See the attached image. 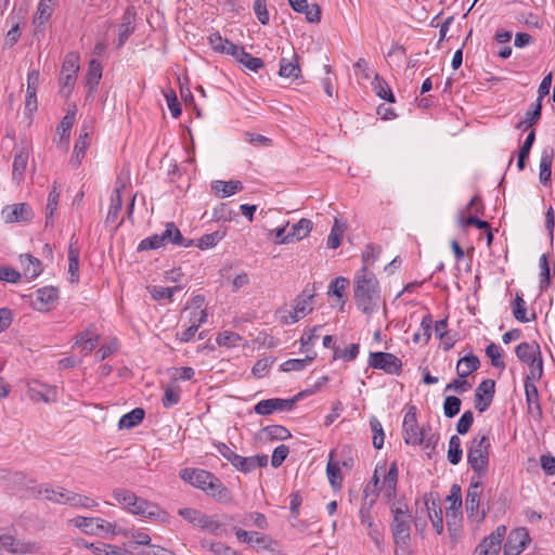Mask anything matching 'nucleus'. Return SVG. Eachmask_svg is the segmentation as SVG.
Listing matches in <instances>:
<instances>
[{
	"instance_id": "1",
	"label": "nucleus",
	"mask_w": 555,
	"mask_h": 555,
	"mask_svg": "<svg viewBox=\"0 0 555 555\" xmlns=\"http://www.w3.org/2000/svg\"><path fill=\"white\" fill-rule=\"evenodd\" d=\"M353 294L357 307L364 313H372L380 298L379 283L374 273L358 271Z\"/></svg>"
},
{
	"instance_id": "2",
	"label": "nucleus",
	"mask_w": 555,
	"mask_h": 555,
	"mask_svg": "<svg viewBox=\"0 0 555 555\" xmlns=\"http://www.w3.org/2000/svg\"><path fill=\"white\" fill-rule=\"evenodd\" d=\"M180 477L220 502H228L230 500V492L227 487L223 486L219 478L207 470L185 468L181 470Z\"/></svg>"
},
{
	"instance_id": "3",
	"label": "nucleus",
	"mask_w": 555,
	"mask_h": 555,
	"mask_svg": "<svg viewBox=\"0 0 555 555\" xmlns=\"http://www.w3.org/2000/svg\"><path fill=\"white\" fill-rule=\"evenodd\" d=\"M491 441L488 434H478L467 448V464L479 479L486 477L489 470Z\"/></svg>"
},
{
	"instance_id": "4",
	"label": "nucleus",
	"mask_w": 555,
	"mask_h": 555,
	"mask_svg": "<svg viewBox=\"0 0 555 555\" xmlns=\"http://www.w3.org/2000/svg\"><path fill=\"white\" fill-rule=\"evenodd\" d=\"M515 353L519 361L529 365L530 372L526 376L528 379H540L543 374V361L541 349L537 343H520L515 348Z\"/></svg>"
},
{
	"instance_id": "5",
	"label": "nucleus",
	"mask_w": 555,
	"mask_h": 555,
	"mask_svg": "<svg viewBox=\"0 0 555 555\" xmlns=\"http://www.w3.org/2000/svg\"><path fill=\"white\" fill-rule=\"evenodd\" d=\"M0 547L1 551L4 550L14 555L37 554L41 550L40 545L36 542L17 539V532L14 527H10L0 533Z\"/></svg>"
},
{
	"instance_id": "6",
	"label": "nucleus",
	"mask_w": 555,
	"mask_h": 555,
	"mask_svg": "<svg viewBox=\"0 0 555 555\" xmlns=\"http://www.w3.org/2000/svg\"><path fill=\"white\" fill-rule=\"evenodd\" d=\"M482 491V481L479 478L475 479V477H473L466 492L465 508L468 518H473L477 521H482L489 511V506L485 508V505L481 504Z\"/></svg>"
},
{
	"instance_id": "7",
	"label": "nucleus",
	"mask_w": 555,
	"mask_h": 555,
	"mask_svg": "<svg viewBox=\"0 0 555 555\" xmlns=\"http://www.w3.org/2000/svg\"><path fill=\"white\" fill-rule=\"evenodd\" d=\"M30 307L39 312L50 311L59 299V289L54 286H44L26 296Z\"/></svg>"
},
{
	"instance_id": "8",
	"label": "nucleus",
	"mask_w": 555,
	"mask_h": 555,
	"mask_svg": "<svg viewBox=\"0 0 555 555\" xmlns=\"http://www.w3.org/2000/svg\"><path fill=\"white\" fill-rule=\"evenodd\" d=\"M369 365L390 375H400L402 371V361L393 353L383 351L371 352Z\"/></svg>"
},
{
	"instance_id": "9",
	"label": "nucleus",
	"mask_w": 555,
	"mask_h": 555,
	"mask_svg": "<svg viewBox=\"0 0 555 555\" xmlns=\"http://www.w3.org/2000/svg\"><path fill=\"white\" fill-rule=\"evenodd\" d=\"M404 441L408 444L420 446L424 441V433L420 428L416 418V408L411 406L403 418Z\"/></svg>"
},
{
	"instance_id": "10",
	"label": "nucleus",
	"mask_w": 555,
	"mask_h": 555,
	"mask_svg": "<svg viewBox=\"0 0 555 555\" xmlns=\"http://www.w3.org/2000/svg\"><path fill=\"white\" fill-rule=\"evenodd\" d=\"M424 505L437 534H441L443 532V518L438 493L430 492L425 494Z\"/></svg>"
},
{
	"instance_id": "11",
	"label": "nucleus",
	"mask_w": 555,
	"mask_h": 555,
	"mask_svg": "<svg viewBox=\"0 0 555 555\" xmlns=\"http://www.w3.org/2000/svg\"><path fill=\"white\" fill-rule=\"evenodd\" d=\"M506 533L505 526H498L496 529L486 537L476 547V555H498L501 550L502 540Z\"/></svg>"
},
{
	"instance_id": "12",
	"label": "nucleus",
	"mask_w": 555,
	"mask_h": 555,
	"mask_svg": "<svg viewBox=\"0 0 555 555\" xmlns=\"http://www.w3.org/2000/svg\"><path fill=\"white\" fill-rule=\"evenodd\" d=\"M495 392V382L493 379H483L475 390V409L482 413L492 403Z\"/></svg>"
},
{
	"instance_id": "13",
	"label": "nucleus",
	"mask_w": 555,
	"mask_h": 555,
	"mask_svg": "<svg viewBox=\"0 0 555 555\" xmlns=\"http://www.w3.org/2000/svg\"><path fill=\"white\" fill-rule=\"evenodd\" d=\"M530 542V537L526 528H517L509 532L504 544V555H519Z\"/></svg>"
},
{
	"instance_id": "14",
	"label": "nucleus",
	"mask_w": 555,
	"mask_h": 555,
	"mask_svg": "<svg viewBox=\"0 0 555 555\" xmlns=\"http://www.w3.org/2000/svg\"><path fill=\"white\" fill-rule=\"evenodd\" d=\"M294 405L295 400L273 398L259 401L254 406V411L259 415H269L274 411H289Z\"/></svg>"
},
{
	"instance_id": "15",
	"label": "nucleus",
	"mask_w": 555,
	"mask_h": 555,
	"mask_svg": "<svg viewBox=\"0 0 555 555\" xmlns=\"http://www.w3.org/2000/svg\"><path fill=\"white\" fill-rule=\"evenodd\" d=\"M411 518H398L391 522V532L393 537V541L397 546L406 547L411 540V527H410Z\"/></svg>"
},
{
	"instance_id": "16",
	"label": "nucleus",
	"mask_w": 555,
	"mask_h": 555,
	"mask_svg": "<svg viewBox=\"0 0 555 555\" xmlns=\"http://www.w3.org/2000/svg\"><path fill=\"white\" fill-rule=\"evenodd\" d=\"M535 379L525 378V395L528 405V412L535 418H542V408L539 400L538 388L534 385Z\"/></svg>"
},
{
	"instance_id": "17",
	"label": "nucleus",
	"mask_w": 555,
	"mask_h": 555,
	"mask_svg": "<svg viewBox=\"0 0 555 555\" xmlns=\"http://www.w3.org/2000/svg\"><path fill=\"white\" fill-rule=\"evenodd\" d=\"M291 57H281L279 76L282 78H292L294 80L301 78V68L299 66V56L294 50L289 51Z\"/></svg>"
},
{
	"instance_id": "18",
	"label": "nucleus",
	"mask_w": 555,
	"mask_h": 555,
	"mask_svg": "<svg viewBox=\"0 0 555 555\" xmlns=\"http://www.w3.org/2000/svg\"><path fill=\"white\" fill-rule=\"evenodd\" d=\"M158 235L162 238L164 246L169 243L182 247H190L194 245V240L184 238L175 222H168L165 231Z\"/></svg>"
},
{
	"instance_id": "19",
	"label": "nucleus",
	"mask_w": 555,
	"mask_h": 555,
	"mask_svg": "<svg viewBox=\"0 0 555 555\" xmlns=\"http://www.w3.org/2000/svg\"><path fill=\"white\" fill-rule=\"evenodd\" d=\"M232 519V517L224 515L223 520H218L215 516L203 513L197 527H199L202 530L212 533L214 535L219 537L223 533H227L224 526Z\"/></svg>"
},
{
	"instance_id": "20",
	"label": "nucleus",
	"mask_w": 555,
	"mask_h": 555,
	"mask_svg": "<svg viewBox=\"0 0 555 555\" xmlns=\"http://www.w3.org/2000/svg\"><path fill=\"white\" fill-rule=\"evenodd\" d=\"M3 214H5L7 222L29 221L34 217L30 206L26 203L7 206L3 209Z\"/></svg>"
},
{
	"instance_id": "21",
	"label": "nucleus",
	"mask_w": 555,
	"mask_h": 555,
	"mask_svg": "<svg viewBox=\"0 0 555 555\" xmlns=\"http://www.w3.org/2000/svg\"><path fill=\"white\" fill-rule=\"evenodd\" d=\"M128 512L151 519L158 518L164 514L157 504L139 496L137 498L135 504L131 505Z\"/></svg>"
},
{
	"instance_id": "22",
	"label": "nucleus",
	"mask_w": 555,
	"mask_h": 555,
	"mask_svg": "<svg viewBox=\"0 0 555 555\" xmlns=\"http://www.w3.org/2000/svg\"><path fill=\"white\" fill-rule=\"evenodd\" d=\"M211 190L214 193L223 198L234 195L235 193L243 190V184L238 180L221 181L216 180L211 183Z\"/></svg>"
},
{
	"instance_id": "23",
	"label": "nucleus",
	"mask_w": 555,
	"mask_h": 555,
	"mask_svg": "<svg viewBox=\"0 0 555 555\" xmlns=\"http://www.w3.org/2000/svg\"><path fill=\"white\" fill-rule=\"evenodd\" d=\"M335 451L332 450L328 454V462L326 465V475L331 487L334 490H339L343 485V475L340 472V463L334 461Z\"/></svg>"
},
{
	"instance_id": "24",
	"label": "nucleus",
	"mask_w": 555,
	"mask_h": 555,
	"mask_svg": "<svg viewBox=\"0 0 555 555\" xmlns=\"http://www.w3.org/2000/svg\"><path fill=\"white\" fill-rule=\"evenodd\" d=\"M479 366V358L473 353H469L457 361L456 373L459 377L466 378L473 372H476Z\"/></svg>"
},
{
	"instance_id": "25",
	"label": "nucleus",
	"mask_w": 555,
	"mask_h": 555,
	"mask_svg": "<svg viewBox=\"0 0 555 555\" xmlns=\"http://www.w3.org/2000/svg\"><path fill=\"white\" fill-rule=\"evenodd\" d=\"M554 151L551 147H546L542 151L541 159H540V173L539 179L543 185H547L551 181L552 175V159H553Z\"/></svg>"
},
{
	"instance_id": "26",
	"label": "nucleus",
	"mask_w": 555,
	"mask_h": 555,
	"mask_svg": "<svg viewBox=\"0 0 555 555\" xmlns=\"http://www.w3.org/2000/svg\"><path fill=\"white\" fill-rule=\"evenodd\" d=\"M196 315H198V318H195L189 327H186L184 331L180 333H177V338L181 343L190 341L194 337L199 326L207 321L208 314L205 309H202L199 312H196L195 317Z\"/></svg>"
},
{
	"instance_id": "27",
	"label": "nucleus",
	"mask_w": 555,
	"mask_h": 555,
	"mask_svg": "<svg viewBox=\"0 0 555 555\" xmlns=\"http://www.w3.org/2000/svg\"><path fill=\"white\" fill-rule=\"evenodd\" d=\"M124 188V184L121 186H117L111 195V204L105 220L107 224L115 223L118 219L119 212L122 207L121 190Z\"/></svg>"
},
{
	"instance_id": "28",
	"label": "nucleus",
	"mask_w": 555,
	"mask_h": 555,
	"mask_svg": "<svg viewBox=\"0 0 555 555\" xmlns=\"http://www.w3.org/2000/svg\"><path fill=\"white\" fill-rule=\"evenodd\" d=\"M102 70L103 66L99 61L92 59L89 62L88 73L86 76V86L89 88V93L93 92L98 88L102 78Z\"/></svg>"
},
{
	"instance_id": "29",
	"label": "nucleus",
	"mask_w": 555,
	"mask_h": 555,
	"mask_svg": "<svg viewBox=\"0 0 555 555\" xmlns=\"http://www.w3.org/2000/svg\"><path fill=\"white\" fill-rule=\"evenodd\" d=\"M28 162V152L25 147L20 149L15 155L13 160V170H12V177L13 180L16 182H20L25 173L26 166Z\"/></svg>"
},
{
	"instance_id": "30",
	"label": "nucleus",
	"mask_w": 555,
	"mask_h": 555,
	"mask_svg": "<svg viewBox=\"0 0 555 555\" xmlns=\"http://www.w3.org/2000/svg\"><path fill=\"white\" fill-rule=\"evenodd\" d=\"M541 114L542 103H540V101H537L534 104H532L531 108L527 111L525 119L520 120L516 125V129L527 131L529 128H531L539 121V119L541 118Z\"/></svg>"
},
{
	"instance_id": "31",
	"label": "nucleus",
	"mask_w": 555,
	"mask_h": 555,
	"mask_svg": "<svg viewBox=\"0 0 555 555\" xmlns=\"http://www.w3.org/2000/svg\"><path fill=\"white\" fill-rule=\"evenodd\" d=\"M22 264H25L24 275L27 279H35L42 272L41 261L30 254L20 256Z\"/></svg>"
},
{
	"instance_id": "32",
	"label": "nucleus",
	"mask_w": 555,
	"mask_h": 555,
	"mask_svg": "<svg viewBox=\"0 0 555 555\" xmlns=\"http://www.w3.org/2000/svg\"><path fill=\"white\" fill-rule=\"evenodd\" d=\"M314 294L312 291L308 289V287L304 288V291L296 297L294 309L299 313L302 318L309 314L312 311V298Z\"/></svg>"
},
{
	"instance_id": "33",
	"label": "nucleus",
	"mask_w": 555,
	"mask_h": 555,
	"mask_svg": "<svg viewBox=\"0 0 555 555\" xmlns=\"http://www.w3.org/2000/svg\"><path fill=\"white\" fill-rule=\"evenodd\" d=\"M144 416L145 411L142 408H135L120 417L118 427L119 429L133 428L144 420Z\"/></svg>"
},
{
	"instance_id": "34",
	"label": "nucleus",
	"mask_w": 555,
	"mask_h": 555,
	"mask_svg": "<svg viewBox=\"0 0 555 555\" xmlns=\"http://www.w3.org/2000/svg\"><path fill=\"white\" fill-rule=\"evenodd\" d=\"M512 311L514 318L521 323H527L531 320L537 319V314L534 312L531 314V318L527 317L526 301L524 300L522 295L519 293H516L515 299L512 305Z\"/></svg>"
},
{
	"instance_id": "35",
	"label": "nucleus",
	"mask_w": 555,
	"mask_h": 555,
	"mask_svg": "<svg viewBox=\"0 0 555 555\" xmlns=\"http://www.w3.org/2000/svg\"><path fill=\"white\" fill-rule=\"evenodd\" d=\"M398 482V466L397 463L393 462L390 464L388 473L384 477L383 486L386 490V496L388 500H391L396 495V488Z\"/></svg>"
},
{
	"instance_id": "36",
	"label": "nucleus",
	"mask_w": 555,
	"mask_h": 555,
	"mask_svg": "<svg viewBox=\"0 0 555 555\" xmlns=\"http://www.w3.org/2000/svg\"><path fill=\"white\" fill-rule=\"evenodd\" d=\"M227 234L225 229H219L215 232L204 234L195 244L199 249L205 250L216 246Z\"/></svg>"
},
{
	"instance_id": "37",
	"label": "nucleus",
	"mask_w": 555,
	"mask_h": 555,
	"mask_svg": "<svg viewBox=\"0 0 555 555\" xmlns=\"http://www.w3.org/2000/svg\"><path fill=\"white\" fill-rule=\"evenodd\" d=\"M68 273L72 283L79 281V249L73 246L70 243L68 248Z\"/></svg>"
},
{
	"instance_id": "38",
	"label": "nucleus",
	"mask_w": 555,
	"mask_h": 555,
	"mask_svg": "<svg viewBox=\"0 0 555 555\" xmlns=\"http://www.w3.org/2000/svg\"><path fill=\"white\" fill-rule=\"evenodd\" d=\"M312 230V221L306 218L300 219L298 222L292 225L289 231L291 242L295 238L300 241L308 236Z\"/></svg>"
},
{
	"instance_id": "39",
	"label": "nucleus",
	"mask_w": 555,
	"mask_h": 555,
	"mask_svg": "<svg viewBox=\"0 0 555 555\" xmlns=\"http://www.w3.org/2000/svg\"><path fill=\"white\" fill-rule=\"evenodd\" d=\"M463 450L461 439L457 435L451 436L447 459L452 465H457L462 461Z\"/></svg>"
},
{
	"instance_id": "40",
	"label": "nucleus",
	"mask_w": 555,
	"mask_h": 555,
	"mask_svg": "<svg viewBox=\"0 0 555 555\" xmlns=\"http://www.w3.org/2000/svg\"><path fill=\"white\" fill-rule=\"evenodd\" d=\"M380 253L382 247L379 245L373 243L367 244L362 253L363 266L359 271L370 272L369 267L379 257Z\"/></svg>"
},
{
	"instance_id": "41",
	"label": "nucleus",
	"mask_w": 555,
	"mask_h": 555,
	"mask_svg": "<svg viewBox=\"0 0 555 555\" xmlns=\"http://www.w3.org/2000/svg\"><path fill=\"white\" fill-rule=\"evenodd\" d=\"M373 85L377 96L389 103H393L396 101L395 95L390 90L387 81L384 78H382L378 74L375 75V80Z\"/></svg>"
},
{
	"instance_id": "42",
	"label": "nucleus",
	"mask_w": 555,
	"mask_h": 555,
	"mask_svg": "<svg viewBox=\"0 0 555 555\" xmlns=\"http://www.w3.org/2000/svg\"><path fill=\"white\" fill-rule=\"evenodd\" d=\"M113 496L127 511H129V507L131 505L135 504V501H137V498H138L134 494V492H132L129 489H125V488H116V489H114L113 490Z\"/></svg>"
},
{
	"instance_id": "43",
	"label": "nucleus",
	"mask_w": 555,
	"mask_h": 555,
	"mask_svg": "<svg viewBox=\"0 0 555 555\" xmlns=\"http://www.w3.org/2000/svg\"><path fill=\"white\" fill-rule=\"evenodd\" d=\"M269 440H286L292 437L291 431L282 425H269L261 430Z\"/></svg>"
},
{
	"instance_id": "44",
	"label": "nucleus",
	"mask_w": 555,
	"mask_h": 555,
	"mask_svg": "<svg viewBox=\"0 0 555 555\" xmlns=\"http://www.w3.org/2000/svg\"><path fill=\"white\" fill-rule=\"evenodd\" d=\"M317 353L312 352L311 354H307L305 359H289L282 363L281 370L283 372L301 371L307 366L308 363L313 361Z\"/></svg>"
},
{
	"instance_id": "45",
	"label": "nucleus",
	"mask_w": 555,
	"mask_h": 555,
	"mask_svg": "<svg viewBox=\"0 0 555 555\" xmlns=\"http://www.w3.org/2000/svg\"><path fill=\"white\" fill-rule=\"evenodd\" d=\"M540 269H541V271H540L539 288H540V292L543 293L550 287L551 282H552L548 259L545 254H543L540 257Z\"/></svg>"
},
{
	"instance_id": "46",
	"label": "nucleus",
	"mask_w": 555,
	"mask_h": 555,
	"mask_svg": "<svg viewBox=\"0 0 555 555\" xmlns=\"http://www.w3.org/2000/svg\"><path fill=\"white\" fill-rule=\"evenodd\" d=\"M88 145V132L81 133L74 146L72 163H74L75 166L80 165L82 158L86 156Z\"/></svg>"
},
{
	"instance_id": "47",
	"label": "nucleus",
	"mask_w": 555,
	"mask_h": 555,
	"mask_svg": "<svg viewBox=\"0 0 555 555\" xmlns=\"http://www.w3.org/2000/svg\"><path fill=\"white\" fill-rule=\"evenodd\" d=\"M134 27L131 25L130 21V10L128 9L122 17V23L120 25V31L118 35V41L117 47L120 48L125 44V42L128 40L130 35L133 33Z\"/></svg>"
},
{
	"instance_id": "48",
	"label": "nucleus",
	"mask_w": 555,
	"mask_h": 555,
	"mask_svg": "<svg viewBox=\"0 0 555 555\" xmlns=\"http://www.w3.org/2000/svg\"><path fill=\"white\" fill-rule=\"evenodd\" d=\"M52 1L53 0H40L37 9V14L34 18L35 24L42 25L46 22H48L53 12Z\"/></svg>"
},
{
	"instance_id": "49",
	"label": "nucleus",
	"mask_w": 555,
	"mask_h": 555,
	"mask_svg": "<svg viewBox=\"0 0 555 555\" xmlns=\"http://www.w3.org/2000/svg\"><path fill=\"white\" fill-rule=\"evenodd\" d=\"M242 340L243 338L240 334L231 331H224L220 333L216 338V341L219 346L228 348L238 346Z\"/></svg>"
},
{
	"instance_id": "50",
	"label": "nucleus",
	"mask_w": 555,
	"mask_h": 555,
	"mask_svg": "<svg viewBox=\"0 0 555 555\" xmlns=\"http://www.w3.org/2000/svg\"><path fill=\"white\" fill-rule=\"evenodd\" d=\"M447 501L450 502V506L447 508L449 512H461L462 508V490L457 483L452 485L450 494L447 496Z\"/></svg>"
},
{
	"instance_id": "51",
	"label": "nucleus",
	"mask_w": 555,
	"mask_h": 555,
	"mask_svg": "<svg viewBox=\"0 0 555 555\" xmlns=\"http://www.w3.org/2000/svg\"><path fill=\"white\" fill-rule=\"evenodd\" d=\"M462 401L456 396H447L443 402V413L446 417L452 418L461 411Z\"/></svg>"
},
{
	"instance_id": "52",
	"label": "nucleus",
	"mask_w": 555,
	"mask_h": 555,
	"mask_svg": "<svg viewBox=\"0 0 555 555\" xmlns=\"http://www.w3.org/2000/svg\"><path fill=\"white\" fill-rule=\"evenodd\" d=\"M152 298L154 300L171 299L173 294L181 289L180 286L175 287H163V286H150L147 287Z\"/></svg>"
},
{
	"instance_id": "53",
	"label": "nucleus",
	"mask_w": 555,
	"mask_h": 555,
	"mask_svg": "<svg viewBox=\"0 0 555 555\" xmlns=\"http://www.w3.org/2000/svg\"><path fill=\"white\" fill-rule=\"evenodd\" d=\"M60 193L56 190V185L53 186V190L49 193L48 204H47V214H46V227L53 224V214L56 210L59 203Z\"/></svg>"
},
{
	"instance_id": "54",
	"label": "nucleus",
	"mask_w": 555,
	"mask_h": 555,
	"mask_svg": "<svg viewBox=\"0 0 555 555\" xmlns=\"http://www.w3.org/2000/svg\"><path fill=\"white\" fill-rule=\"evenodd\" d=\"M76 111L68 112L59 124L56 131L60 133L62 139H69L70 129L75 122Z\"/></svg>"
},
{
	"instance_id": "55",
	"label": "nucleus",
	"mask_w": 555,
	"mask_h": 555,
	"mask_svg": "<svg viewBox=\"0 0 555 555\" xmlns=\"http://www.w3.org/2000/svg\"><path fill=\"white\" fill-rule=\"evenodd\" d=\"M359 344H351L344 350H340L339 348H334L333 359H343L346 362L353 361L359 354Z\"/></svg>"
},
{
	"instance_id": "56",
	"label": "nucleus",
	"mask_w": 555,
	"mask_h": 555,
	"mask_svg": "<svg viewBox=\"0 0 555 555\" xmlns=\"http://www.w3.org/2000/svg\"><path fill=\"white\" fill-rule=\"evenodd\" d=\"M348 286L349 280L344 276H338L331 282L328 293H332L334 296L340 299L341 304L344 305V292Z\"/></svg>"
},
{
	"instance_id": "57",
	"label": "nucleus",
	"mask_w": 555,
	"mask_h": 555,
	"mask_svg": "<svg viewBox=\"0 0 555 555\" xmlns=\"http://www.w3.org/2000/svg\"><path fill=\"white\" fill-rule=\"evenodd\" d=\"M486 354L490 358L491 364L496 369H505V363L502 360L501 348L491 343L486 348Z\"/></svg>"
},
{
	"instance_id": "58",
	"label": "nucleus",
	"mask_w": 555,
	"mask_h": 555,
	"mask_svg": "<svg viewBox=\"0 0 555 555\" xmlns=\"http://www.w3.org/2000/svg\"><path fill=\"white\" fill-rule=\"evenodd\" d=\"M261 546L262 550L275 552L279 543L273 540L271 537L254 531V542Z\"/></svg>"
},
{
	"instance_id": "59",
	"label": "nucleus",
	"mask_w": 555,
	"mask_h": 555,
	"mask_svg": "<svg viewBox=\"0 0 555 555\" xmlns=\"http://www.w3.org/2000/svg\"><path fill=\"white\" fill-rule=\"evenodd\" d=\"M370 426L373 431V446L375 449L379 450L384 444V430L382 424L377 418L372 417L370 421Z\"/></svg>"
},
{
	"instance_id": "60",
	"label": "nucleus",
	"mask_w": 555,
	"mask_h": 555,
	"mask_svg": "<svg viewBox=\"0 0 555 555\" xmlns=\"http://www.w3.org/2000/svg\"><path fill=\"white\" fill-rule=\"evenodd\" d=\"M99 343V336L89 337L87 332H82L76 336V345L81 346L86 353L91 352Z\"/></svg>"
},
{
	"instance_id": "61",
	"label": "nucleus",
	"mask_w": 555,
	"mask_h": 555,
	"mask_svg": "<svg viewBox=\"0 0 555 555\" xmlns=\"http://www.w3.org/2000/svg\"><path fill=\"white\" fill-rule=\"evenodd\" d=\"M164 95L167 100L168 108L172 117L178 118L181 115L182 111L175 90L169 89L168 91L164 92Z\"/></svg>"
},
{
	"instance_id": "62",
	"label": "nucleus",
	"mask_w": 555,
	"mask_h": 555,
	"mask_svg": "<svg viewBox=\"0 0 555 555\" xmlns=\"http://www.w3.org/2000/svg\"><path fill=\"white\" fill-rule=\"evenodd\" d=\"M180 388L179 387H176V388H172V387H167L165 389V393H164V397H163V405L164 408H171L176 404L179 403L180 401Z\"/></svg>"
},
{
	"instance_id": "63",
	"label": "nucleus",
	"mask_w": 555,
	"mask_h": 555,
	"mask_svg": "<svg viewBox=\"0 0 555 555\" xmlns=\"http://www.w3.org/2000/svg\"><path fill=\"white\" fill-rule=\"evenodd\" d=\"M474 423V414L470 410L465 411L456 424V431L460 435H465L469 431Z\"/></svg>"
},
{
	"instance_id": "64",
	"label": "nucleus",
	"mask_w": 555,
	"mask_h": 555,
	"mask_svg": "<svg viewBox=\"0 0 555 555\" xmlns=\"http://www.w3.org/2000/svg\"><path fill=\"white\" fill-rule=\"evenodd\" d=\"M79 56L76 53H68L65 56V60L62 65V72L65 74H73L76 75V73L79 69Z\"/></svg>"
}]
</instances>
